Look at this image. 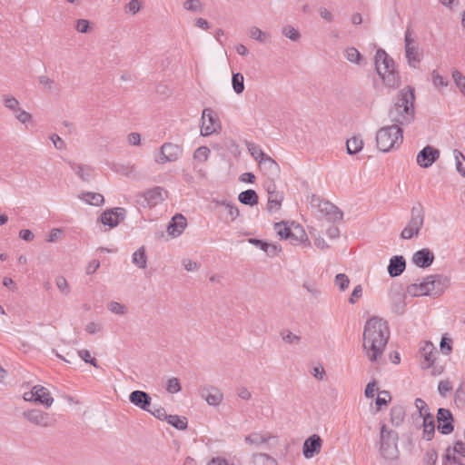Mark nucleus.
Masks as SVG:
<instances>
[{"mask_svg": "<svg viewBox=\"0 0 465 465\" xmlns=\"http://www.w3.org/2000/svg\"><path fill=\"white\" fill-rule=\"evenodd\" d=\"M420 353L423 357V361L421 362L422 369L430 368L436 360V352L433 344L430 341H426L424 346L420 348Z\"/></svg>", "mask_w": 465, "mask_h": 465, "instance_id": "24", "label": "nucleus"}, {"mask_svg": "<svg viewBox=\"0 0 465 465\" xmlns=\"http://www.w3.org/2000/svg\"><path fill=\"white\" fill-rule=\"evenodd\" d=\"M166 421L177 430H184L187 429L188 420L184 416L168 415Z\"/></svg>", "mask_w": 465, "mask_h": 465, "instance_id": "36", "label": "nucleus"}, {"mask_svg": "<svg viewBox=\"0 0 465 465\" xmlns=\"http://www.w3.org/2000/svg\"><path fill=\"white\" fill-rule=\"evenodd\" d=\"M335 284L339 287V289L341 292H344L346 289H348L350 284V279L349 277L344 273H338L335 276Z\"/></svg>", "mask_w": 465, "mask_h": 465, "instance_id": "49", "label": "nucleus"}, {"mask_svg": "<svg viewBox=\"0 0 465 465\" xmlns=\"http://www.w3.org/2000/svg\"><path fill=\"white\" fill-rule=\"evenodd\" d=\"M398 433L389 430L385 424L381 426L380 430V453L385 460H395L399 456Z\"/></svg>", "mask_w": 465, "mask_h": 465, "instance_id": "4", "label": "nucleus"}, {"mask_svg": "<svg viewBox=\"0 0 465 465\" xmlns=\"http://www.w3.org/2000/svg\"><path fill=\"white\" fill-rule=\"evenodd\" d=\"M182 148L171 143H165L161 146L159 156L155 161L158 163L163 164L168 162L176 161L182 154Z\"/></svg>", "mask_w": 465, "mask_h": 465, "instance_id": "12", "label": "nucleus"}, {"mask_svg": "<svg viewBox=\"0 0 465 465\" xmlns=\"http://www.w3.org/2000/svg\"><path fill=\"white\" fill-rule=\"evenodd\" d=\"M220 127V121L213 109L205 108L202 113L201 134L203 136H209Z\"/></svg>", "mask_w": 465, "mask_h": 465, "instance_id": "8", "label": "nucleus"}, {"mask_svg": "<svg viewBox=\"0 0 465 465\" xmlns=\"http://www.w3.org/2000/svg\"><path fill=\"white\" fill-rule=\"evenodd\" d=\"M182 263L184 269L188 272L196 271L200 268L199 263L190 259H183Z\"/></svg>", "mask_w": 465, "mask_h": 465, "instance_id": "64", "label": "nucleus"}, {"mask_svg": "<svg viewBox=\"0 0 465 465\" xmlns=\"http://www.w3.org/2000/svg\"><path fill=\"white\" fill-rule=\"evenodd\" d=\"M129 401L143 411H151L150 406L152 398L147 392L138 390L134 391L129 395Z\"/></svg>", "mask_w": 465, "mask_h": 465, "instance_id": "18", "label": "nucleus"}, {"mask_svg": "<svg viewBox=\"0 0 465 465\" xmlns=\"http://www.w3.org/2000/svg\"><path fill=\"white\" fill-rule=\"evenodd\" d=\"M57 288L64 294H68L70 292L68 282L63 276H58L55 280Z\"/></svg>", "mask_w": 465, "mask_h": 465, "instance_id": "59", "label": "nucleus"}, {"mask_svg": "<svg viewBox=\"0 0 465 465\" xmlns=\"http://www.w3.org/2000/svg\"><path fill=\"white\" fill-rule=\"evenodd\" d=\"M71 169L84 182H90L94 177V171L89 165L78 164L73 162L68 163Z\"/></svg>", "mask_w": 465, "mask_h": 465, "instance_id": "26", "label": "nucleus"}, {"mask_svg": "<svg viewBox=\"0 0 465 465\" xmlns=\"http://www.w3.org/2000/svg\"><path fill=\"white\" fill-rule=\"evenodd\" d=\"M282 35L291 39L292 41H298L301 37V34L297 29L292 25H285L282 30Z\"/></svg>", "mask_w": 465, "mask_h": 465, "instance_id": "46", "label": "nucleus"}, {"mask_svg": "<svg viewBox=\"0 0 465 465\" xmlns=\"http://www.w3.org/2000/svg\"><path fill=\"white\" fill-rule=\"evenodd\" d=\"M210 149L206 146H200L197 148L193 153V158L199 162L207 161L210 155Z\"/></svg>", "mask_w": 465, "mask_h": 465, "instance_id": "50", "label": "nucleus"}, {"mask_svg": "<svg viewBox=\"0 0 465 465\" xmlns=\"http://www.w3.org/2000/svg\"><path fill=\"white\" fill-rule=\"evenodd\" d=\"M424 223V214L420 208L413 207L411 209V216L405 226V228L401 232V237L405 240L411 239L414 236H418L420 231Z\"/></svg>", "mask_w": 465, "mask_h": 465, "instance_id": "5", "label": "nucleus"}, {"mask_svg": "<svg viewBox=\"0 0 465 465\" xmlns=\"http://www.w3.org/2000/svg\"><path fill=\"white\" fill-rule=\"evenodd\" d=\"M252 458L257 463L262 461L264 465H277L276 460L266 453L253 454Z\"/></svg>", "mask_w": 465, "mask_h": 465, "instance_id": "48", "label": "nucleus"}, {"mask_svg": "<svg viewBox=\"0 0 465 465\" xmlns=\"http://www.w3.org/2000/svg\"><path fill=\"white\" fill-rule=\"evenodd\" d=\"M312 206H317L319 211L324 213L330 220L333 222L341 221L343 217L342 212L329 201H324L319 197H312Z\"/></svg>", "mask_w": 465, "mask_h": 465, "instance_id": "9", "label": "nucleus"}, {"mask_svg": "<svg viewBox=\"0 0 465 465\" xmlns=\"http://www.w3.org/2000/svg\"><path fill=\"white\" fill-rule=\"evenodd\" d=\"M405 55L409 65L412 68H417L422 59L423 54L416 45H414L405 49Z\"/></svg>", "mask_w": 465, "mask_h": 465, "instance_id": "28", "label": "nucleus"}, {"mask_svg": "<svg viewBox=\"0 0 465 465\" xmlns=\"http://www.w3.org/2000/svg\"><path fill=\"white\" fill-rule=\"evenodd\" d=\"M415 407L417 408L418 411H419V415L420 418L426 416V414H431L430 412V410H429V407L427 405V403L420 398H417L415 400Z\"/></svg>", "mask_w": 465, "mask_h": 465, "instance_id": "52", "label": "nucleus"}, {"mask_svg": "<svg viewBox=\"0 0 465 465\" xmlns=\"http://www.w3.org/2000/svg\"><path fill=\"white\" fill-rule=\"evenodd\" d=\"M429 287V296L441 295L449 284V278L442 274L428 275L426 277Z\"/></svg>", "mask_w": 465, "mask_h": 465, "instance_id": "11", "label": "nucleus"}, {"mask_svg": "<svg viewBox=\"0 0 465 465\" xmlns=\"http://www.w3.org/2000/svg\"><path fill=\"white\" fill-rule=\"evenodd\" d=\"M435 433V425H422V438L430 440Z\"/></svg>", "mask_w": 465, "mask_h": 465, "instance_id": "62", "label": "nucleus"}, {"mask_svg": "<svg viewBox=\"0 0 465 465\" xmlns=\"http://www.w3.org/2000/svg\"><path fill=\"white\" fill-rule=\"evenodd\" d=\"M282 200L283 194L279 191L272 193V194H268L267 210L270 213L278 211L281 207Z\"/></svg>", "mask_w": 465, "mask_h": 465, "instance_id": "30", "label": "nucleus"}, {"mask_svg": "<svg viewBox=\"0 0 465 465\" xmlns=\"http://www.w3.org/2000/svg\"><path fill=\"white\" fill-rule=\"evenodd\" d=\"M15 113H16L15 118L22 124L29 123L33 119V116L30 113H28L25 110H22L21 108H20V111H16Z\"/></svg>", "mask_w": 465, "mask_h": 465, "instance_id": "60", "label": "nucleus"}, {"mask_svg": "<svg viewBox=\"0 0 465 465\" xmlns=\"http://www.w3.org/2000/svg\"><path fill=\"white\" fill-rule=\"evenodd\" d=\"M78 355L86 363H90L95 368L99 367L96 359L91 357L90 351L88 350L78 351Z\"/></svg>", "mask_w": 465, "mask_h": 465, "instance_id": "54", "label": "nucleus"}, {"mask_svg": "<svg viewBox=\"0 0 465 465\" xmlns=\"http://www.w3.org/2000/svg\"><path fill=\"white\" fill-rule=\"evenodd\" d=\"M133 262L141 269H144L147 265V258L145 255V249L143 246L135 251L132 257Z\"/></svg>", "mask_w": 465, "mask_h": 465, "instance_id": "37", "label": "nucleus"}, {"mask_svg": "<svg viewBox=\"0 0 465 465\" xmlns=\"http://www.w3.org/2000/svg\"><path fill=\"white\" fill-rule=\"evenodd\" d=\"M280 334L282 341L288 344H298L302 340L300 335L294 334L289 330H282Z\"/></svg>", "mask_w": 465, "mask_h": 465, "instance_id": "42", "label": "nucleus"}, {"mask_svg": "<svg viewBox=\"0 0 465 465\" xmlns=\"http://www.w3.org/2000/svg\"><path fill=\"white\" fill-rule=\"evenodd\" d=\"M271 438L272 436L270 435H264L260 432H252L245 436L244 440L250 445L258 447L263 443H266Z\"/></svg>", "mask_w": 465, "mask_h": 465, "instance_id": "32", "label": "nucleus"}, {"mask_svg": "<svg viewBox=\"0 0 465 465\" xmlns=\"http://www.w3.org/2000/svg\"><path fill=\"white\" fill-rule=\"evenodd\" d=\"M187 225L186 219L183 214H175L167 226V232L173 236H179Z\"/></svg>", "mask_w": 465, "mask_h": 465, "instance_id": "23", "label": "nucleus"}, {"mask_svg": "<svg viewBox=\"0 0 465 465\" xmlns=\"http://www.w3.org/2000/svg\"><path fill=\"white\" fill-rule=\"evenodd\" d=\"M23 417L35 426L42 428L54 427L56 420L54 415L38 409L27 410L23 412Z\"/></svg>", "mask_w": 465, "mask_h": 465, "instance_id": "6", "label": "nucleus"}, {"mask_svg": "<svg viewBox=\"0 0 465 465\" xmlns=\"http://www.w3.org/2000/svg\"><path fill=\"white\" fill-rule=\"evenodd\" d=\"M453 416L450 410L440 408L437 412L438 430L444 435L450 434L454 430Z\"/></svg>", "mask_w": 465, "mask_h": 465, "instance_id": "13", "label": "nucleus"}, {"mask_svg": "<svg viewBox=\"0 0 465 465\" xmlns=\"http://www.w3.org/2000/svg\"><path fill=\"white\" fill-rule=\"evenodd\" d=\"M389 338L387 322L379 317H372L366 322L362 347L371 361H377L381 357Z\"/></svg>", "mask_w": 465, "mask_h": 465, "instance_id": "2", "label": "nucleus"}, {"mask_svg": "<svg viewBox=\"0 0 465 465\" xmlns=\"http://www.w3.org/2000/svg\"><path fill=\"white\" fill-rule=\"evenodd\" d=\"M456 454L465 458V442L457 440L452 448L446 450L443 465H464Z\"/></svg>", "mask_w": 465, "mask_h": 465, "instance_id": "14", "label": "nucleus"}, {"mask_svg": "<svg viewBox=\"0 0 465 465\" xmlns=\"http://www.w3.org/2000/svg\"><path fill=\"white\" fill-rule=\"evenodd\" d=\"M374 64L378 74L386 86L394 88L399 85L400 76L395 71L394 61L385 50L380 48L376 51Z\"/></svg>", "mask_w": 465, "mask_h": 465, "instance_id": "3", "label": "nucleus"}, {"mask_svg": "<svg viewBox=\"0 0 465 465\" xmlns=\"http://www.w3.org/2000/svg\"><path fill=\"white\" fill-rule=\"evenodd\" d=\"M322 440L318 434H312L308 437L302 446V454L306 459H312L321 452Z\"/></svg>", "mask_w": 465, "mask_h": 465, "instance_id": "16", "label": "nucleus"}, {"mask_svg": "<svg viewBox=\"0 0 465 465\" xmlns=\"http://www.w3.org/2000/svg\"><path fill=\"white\" fill-rule=\"evenodd\" d=\"M183 6L190 12L202 13L203 10V4L200 0H185Z\"/></svg>", "mask_w": 465, "mask_h": 465, "instance_id": "41", "label": "nucleus"}, {"mask_svg": "<svg viewBox=\"0 0 465 465\" xmlns=\"http://www.w3.org/2000/svg\"><path fill=\"white\" fill-rule=\"evenodd\" d=\"M249 35L251 38L260 42V43H267L269 41L270 35L269 34L262 31L260 28L256 26H252L249 29Z\"/></svg>", "mask_w": 465, "mask_h": 465, "instance_id": "38", "label": "nucleus"}, {"mask_svg": "<svg viewBox=\"0 0 465 465\" xmlns=\"http://www.w3.org/2000/svg\"><path fill=\"white\" fill-rule=\"evenodd\" d=\"M391 422L393 426H400L405 418V410L402 406H393L391 409Z\"/></svg>", "mask_w": 465, "mask_h": 465, "instance_id": "33", "label": "nucleus"}, {"mask_svg": "<svg viewBox=\"0 0 465 465\" xmlns=\"http://www.w3.org/2000/svg\"><path fill=\"white\" fill-rule=\"evenodd\" d=\"M238 200L242 204L253 206L258 203V195L254 190L249 189L242 192Z\"/></svg>", "mask_w": 465, "mask_h": 465, "instance_id": "31", "label": "nucleus"}, {"mask_svg": "<svg viewBox=\"0 0 465 465\" xmlns=\"http://www.w3.org/2000/svg\"><path fill=\"white\" fill-rule=\"evenodd\" d=\"M38 83L45 88L47 91L52 92L54 89H57V84L54 80L49 78L46 75H40L38 77Z\"/></svg>", "mask_w": 465, "mask_h": 465, "instance_id": "47", "label": "nucleus"}, {"mask_svg": "<svg viewBox=\"0 0 465 465\" xmlns=\"http://www.w3.org/2000/svg\"><path fill=\"white\" fill-rule=\"evenodd\" d=\"M377 390H378V385L375 381L369 382L365 388V391H364L365 397L372 398Z\"/></svg>", "mask_w": 465, "mask_h": 465, "instance_id": "63", "label": "nucleus"}, {"mask_svg": "<svg viewBox=\"0 0 465 465\" xmlns=\"http://www.w3.org/2000/svg\"><path fill=\"white\" fill-rule=\"evenodd\" d=\"M213 203H215L216 206H222L224 208V211L226 213L225 220L228 222L235 221L236 218L240 214L239 209L237 208V206L231 202H227L225 200H222V201L217 200V201H213Z\"/></svg>", "mask_w": 465, "mask_h": 465, "instance_id": "27", "label": "nucleus"}, {"mask_svg": "<svg viewBox=\"0 0 465 465\" xmlns=\"http://www.w3.org/2000/svg\"><path fill=\"white\" fill-rule=\"evenodd\" d=\"M247 149L251 155L258 162V163H260V160L263 159L267 155L264 153L260 145L254 143H248Z\"/></svg>", "mask_w": 465, "mask_h": 465, "instance_id": "40", "label": "nucleus"}, {"mask_svg": "<svg viewBox=\"0 0 465 465\" xmlns=\"http://www.w3.org/2000/svg\"><path fill=\"white\" fill-rule=\"evenodd\" d=\"M438 391L441 396H446L452 391V384L450 381H440L438 385Z\"/></svg>", "mask_w": 465, "mask_h": 465, "instance_id": "57", "label": "nucleus"}, {"mask_svg": "<svg viewBox=\"0 0 465 465\" xmlns=\"http://www.w3.org/2000/svg\"><path fill=\"white\" fill-rule=\"evenodd\" d=\"M3 102L4 105L14 113L20 111L19 102L15 97L12 95H5L4 96Z\"/></svg>", "mask_w": 465, "mask_h": 465, "instance_id": "45", "label": "nucleus"}, {"mask_svg": "<svg viewBox=\"0 0 465 465\" xmlns=\"http://www.w3.org/2000/svg\"><path fill=\"white\" fill-rule=\"evenodd\" d=\"M201 396L209 405L213 406H218L223 399V395L220 390L213 386L203 388L201 390Z\"/></svg>", "mask_w": 465, "mask_h": 465, "instance_id": "22", "label": "nucleus"}, {"mask_svg": "<svg viewBox=\"0 0 465 465\" xmlns=\"http://www.w3.org/2000/svg\"><path fill=\"white\" fill-rule=\"evenodd\" d=\"M31 397H35L34 401L38 402L46 408H49L54 402V398L51 396L48 389L41 385H35L33 387L31 391Z\"/></svg>", "mask_w": 465, "mask_h": 465, "instance_id": "19", "label": "nucleus"}, {"mask_svg": "<svg viewBox=\"0 0 465 465\" xmlns=\"http://www.w3.org/2000/svg\"><path fill=\"white\" fill-rule=\"evenodd\" d=\"M435 259L434 253L428 248H424L414 252L412 262L420 268L430 266Z\"/></svg>", "mask_w": 465, "mask_h": 465, "instance_id": "20", "label": "nucleus"}, {"mask_svg": "<svg viewBox=\"0 0 465 465\" xmlns=\"http://www.w3.org/2000/svg\"><path fill=\"white\" fill-rule=\"evenodd\" d=\"M108 309L113 313L118 314V315H124L125 313V307L124 305L117 302H111L108 304Z\"/></svg>", "mask_w": 465, "mask_h": 465, "instance_id": "58", "label": "nucleus"}, {"mask_svg": "<svg viewBox=\"0 0 465 465\" xmlns=\"http://www.w3.org/2000/svg\"><path fill=\"white\" fill-rule=\"evenodd\" d=\"M429 292L426 278L420 283H412L407 288V292L414 297L429 296Z\"/></svg>", "mask_w": 465, "mask_h": 465, "instance_id": "29", "label": "nucleus"}, {"mask_svg": "<svg viewBox=\"0 0 465 465\" xmlns=\"http://www.w3.org/2000/svg\"><path fill=\"white\" fill-rule=\"evenodd\" d=\"M438 459L437 451L434 449L428 450L423 461L425 465H435Z\"/></svg>", "mask_w": 465, "mask_h": 465, "instance_id": "55", "label": "nucleus"}, {"mask_svg": "<svg viewBox=\"0 0 465 465\" xmlns=\"http://www.w3.org/2000/svg\"><path fill=\"white\" fill-rule=\"evenodd\" d=\"M432 82L435 86H440V87H446L449 84V82L447 79H445L443 76L439 74L437 71L432 72Z\"/></svg>", "mask_w": 465, "mask_h": 465, "instance_id": "56", "label": "nucleus"}, {"mask_svg": "<svg viewBox=\"0 0 465 465\" xmlns=\"http://www.w3.org/2000/svg\"><path fill=\"white\" fill-rule=\"evenodd\" d=\"M363 147V141L361 136H353L352 138L347 140L346 149L348 154H356L360 151H361Z\"/></svg>", "mask_w": 465, "mask_h": 465, "instance_id": "34", "label": "nucleus"}, {"mask_svg": "<svg viewBox=\"0 0 465 465\" xmlns=\"http://www.w3.org/2000/svg\"><path fill=\"white\" fill-rule=\"evenodd\" d=\"M452 79L455 85L459 88L460 93L465 96V76L459 70L452 71Z\"/></svg>", "mask_w": 465, "mask_h": 465, "instance_id": "43", "label": "nucleus"}, {"mask_svg": "<svg viewBox=\"0 0 465 465\" xmlns=\"http://www.w3.org/2000/svg\"><path fill=\"white\" fill-rule=\"evenodd\" d=\"M346 59L353 64H360L361 61V54L355 47H348L345 50Z\"/></svg>", "mask_w": 465, "mask_h": 465, "instance_id": "44", "label": "nucleus"}, {"mask_svg": "<svg viewBox=\"0 0 465 465\" xmlns=\"http://www.w3.org/2000/svg\"><path fill=\"white\" fill-rule=\"evenodd\" d=\"M414 88H402L394 99L393 105L389 111L391 125L381 127L376 134L377 147L387 153L402 143V128L414 120Z\"/></svg>", "mask_w": 465, "mask_h": 465, "instance_id": "1", "label": "nucleus"}, {"mask_svg": "<svg viewBox=\"0 0 465 465\" xmlns=\"http://www.w3.org/2000/svg\"><path fill=\"white\" fill-rule=\"evenodd\" d=\"M125 213L126 212L124 208L110 209L101 214L100 220L103 224L113 228L124 219Z\"/></svg>", "mask_w": 465, "mask_h": 465, "instance_id": "17", "label": "nucleus"}, {"mask_svg": "<svg viewBox=\"0 0 465 465\" xmlns=\"http://www.w3.org/2000/svg\"><path fill=\"white\" fill-rule=\"evenodd\" d=\"M166 391L170 393H177L181 391V385L177 378H170L167 381Z\"/></svg>", "mask_w": 465, "mask_h": 465, "instance_id": "53", "label": "nucleus"}, {"mask_svg": "<svg viewBox=\"0 0 465 465\" xmlns=\"http://www.w3.org/2000/svg\"><path fill=\"white\" fill-rule=\"evenodd\" d=\"M440 157V151L427 145L417 154V163L423 168L431 166Z\"/></svg>", "mask_w": 465, "mask_h": 465, "instance_id": "15", "label": "nucleus"}, {"mask_svg": "<svg viewBox=\"0 0 465 465\" xmlns=\"http://www.w3.org/2000/svg\"><path fill=\"white\" fill-rule=\"evenodd\" d=\"M80 198L87 203L94 206H99L104 203V198L101 193L86 192L83 193Z\"/></svg>", "mask_w": 465, "mask_h": 465, "instance_id": "35", "label": "nucleus"}, {"mask_svg": "<svg viewBox=\"0 0 465 465\" xmlns=\"http://www.w3.org/2000/svg\"><path fill=\"white\" fill-rule=\"evenodd\" d=\"M259 167L268 178H275L279 176L280 166L279 164L269 155H266L263 159L260 160Z\"/></svg>", "mask_w": 465, "mask_h": 465, "instance_id": "21", "label": "nucleus"}, {"mask_svg": "<svg viewBox=\"0 0 465 465\" xmlns=\"http://www.w3.org/2000/svg\"><path fill=\"white\" fill-rule=\"evenodd\" d=\"M232 85L237 94H241L244 90V77L241 73H233L232 77Z\"/></svg>", "mask_w": 465, "mask_h": 465, "instance_id": "39", "label": "nucleus"}, {"mask_svg": "<svg viewBox=\"0 0 465 465\" xmlns=\"http://www.w3.org/2000/svg\"><path fill=\"white\" fill-rule=\"evenodd\" d=\"M391 397L390 395V392L387 391H382L379 393L375 404L377 406V409L380 410L382 406H385L388 404L389 401H391Z\"/></svg>", "mask_w": 465, "mask_h": 465, "instance_id": "51", "label": "nucleus"}, {"mask_svg": "<svg viewBox=\"0 0 465 465\" xmlns=\"http://www.w3.org/2000/svg\"><path fill=\"white\" fill-rule=\"evenodd\" d=\"M274 229L277 234L282 239H290L292 241L304 242L306 243L307 246L311 245V242L305 232L299 226H297L295 229L299 230L300 235H297L296 233L292 232V230L289 227H287L283 223H276L274 224Z\"/></svg>", "mask_w": 465, "mask_h": 465, "instance_id": "10", "label": "nucleus"}, {"mask_svg": "<svg viewBox=\"0 0 465 465\" xmlns=\"http://www.w3.org/2000/svg\"><path fill=\"white\" fill-rule=\"evenodd\" d=\"M406 262L403 256L395 255L390 260L388 272L391 277L400 276L405 270Z\"/></svg>", "mask_w": 465, "mask_h": 465, "instance_id": "25", "label": "nucleus"}, {"mask_svg": "<svg viewBox=\"0 0 465 465\" xmlns=\"http://www.w3.org/2000/svg\"><path fill=\"white\" fill-rule=\"evenodd\" d=\"M451 342H452L451 340L447 337L441 338L440 346L441 351L444 354L449 355L451 352V351H452Z\"/></svg>", "mask_w": 465, "mask_h": 465, "instance_id": "61", "label": "nucleus"}, {"mask_svg": "<svg viewBox=\"0 0 465 465\" xmlns=\"http://www.w3.org/2000/svg\"><path fill=\"white\" fill-rule=\"evenodd\" d=\"M166 192L161 187H154L139 195L137 203L142 207H154L161 203Z\"/></svg>", "mask_w": 465, "mask_h": 465, "instance_id": "7", "label": "nucleus"}]
</instances>
